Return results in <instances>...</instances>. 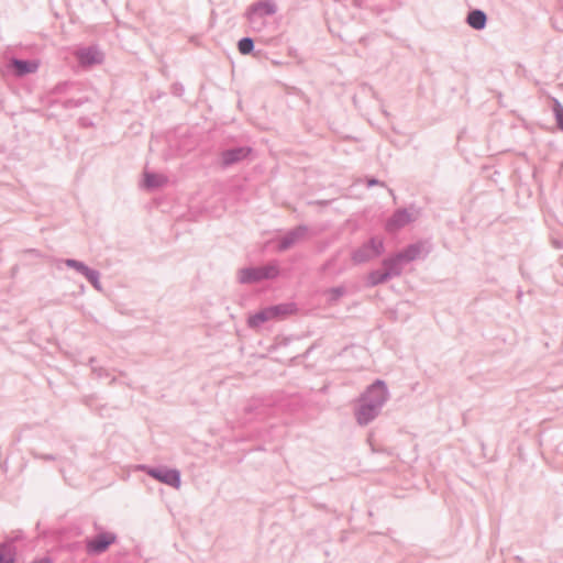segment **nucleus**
<instances>
[{"label": "nucleus", "mask_w": 563, "mask_h": 563, "mask_svg": "<svg viewBox=\"0 0 563 563\" xmlns=\"http://www.w3.org/2000/svg\"><path fill=\"white\" fill-rule=\"evenodd\" d=\"M16 556L12 541L0 543V563H14Z\"/></svg>", "instance_id": "obj_16"}, {"label": "nucleus", "mask_w": 563, "mask_h": 563, "mask_svg": "<svg viewBox=\"0 0 563 563\" xmlns=\"http://www.w3.org/2000/svg\"><path fill=\"white\" fill-rule=\"evenodd\" d=\"M31 454L33 455L34 459L43 460L46 462L57 460V456L54 454H44V453L37 452L36 450H32Z\"/></svg>", "instance_id": "obj_27"}, {"label": "nucleus", "mask_w": 563, "mask_h": 563, "mask_svg": "<svg viewBox=\"0 0 563 563\" xmlns=\"http://www.w3.org/2000/svg\"><path fill=\"white\" fill-rule=\"evenodd\" d=\"M466 23L476 31H482L487 24V14L481 9H472L466 16Z\"/></svg>", "instance_id": "obj_14"}, {"label": "nucleus", "mask_w": 563, "mask_h": 563, "mask_svg": "<svg viewBox=\"0 0 563 563\" xmlns=\"http://www.w3.org/2000/svg\"><path fill=\"white\" fill-rule=\"evenodd\" d=\"M423 242L411 243L397 253L400 255L405 263H409L420 257L423 251Z\"/></svg>", "instance_id": "obj_15"}, {"label": "nucleus", "mask_w": 563, "mask_h": 563, "mask_svg": "<svg viewBox=\"0 0 563 563\" xmlns=\"http://www.w3.org/2000/svg\"><path fill=\"white\" fill-rule=\"evenodd\" d=\"M238 48L242 55L251 54L254 51V40L249 36L242 37L238 42Z\"/></svg>", "instance_id": "obj_22"}, {"label": "nucleus", "mask_w": 563, "mask_h": 563, "mask_svg": "<svg viewBox=\"0 0 563 563\" xmlns=\"http://www.w3.org/2000/svg\"><path fill=\"white\" fill-rule=\"evenodd\" d=\"M331 262H327L324 265H323V269H327L329 266H330Z\"/></svg>", "instance_id": "obj_33"}, {"label": "nucleus", "mask_w": 563, "mask_h": 563, "mask_svg": "<svg viewBox=\"0 0 563 563\" xmlns=\"http://www.w3.org/2000/svg\"><path fill=\"white\" fill-rule=\"evenodd\" d=\"M117 541V536L112 532H101L92 539L86 540V550L90 555H99L106 552L109 547Z\"/></svg>", "instance_id": "obj_5"}, {"label": "nucleus", "mask_w": 563, "mask_h": 563, "mask_svg": "<svg viewBox=\"0 0 563 563\" xmlns=\"http://www.w3.org/2000/svg\"><path fill=\"white\" fill-rule=\"evenodd\" d=\"M271 319H280L290 316L297 311L295 302H283L267 307Z\"/></svg>", "instance_id": "obj_13"}, {"label": "nucleus", "mask_w": 563, "mask_h": 563, "mask_svg": "<svg viewBox=\"0 0 563 563\" xmlns=\"http://www.w3.org/2000/svg\"><path fill=\"white\" fill-rule=\"evenodd\" d=\"M33 563H53V560L48 556H44L33 561Z\"/></svg>", "instance_id": "obj_32"}, {"label": "nucleus", "mask_w": 563, "mask_h": 563, "mask_svg": "<svg viewBox=\"0 0 563 563\" xmlns=\"http://www.w3.org/2000/svg\"><path fill=\"white\" fill-rule=\"evenodd\" d=\"M64 263L67 267L75 269L80 275H82L84 272L89 268V266H87L84 262L74 258H67Z\"/></svg>", "instance_id": "obj_25"}, {"label": "nucleus", "mask_w": 563, "mask_h": 563, "mask_svg": "<svg viewBox=\"0 0 563 563\" xmlns=\"http://www.w3.org/2000/svg\"><path fill=\"white\" fill-rule=\"evenodd\" d=\"M384 252L383 239L373 236L352 252L351 260L354 264L360 265L380 256Z\"/></svg>", "instance_id": "obj_2"}, {"label": "nucleus", "mask_w": 563, "mask_h": 563, "mask_svg": "<svg viewBox=\"0 0 563 563\" xmlns=\"http://www.w3.org/2000/svg\"><path fill=\"white\" fill-rule=\"evenodd\" d=\"M391 279L389 274L383 268V269H374L368 273L367 276V285L371 287L384 284Z\"/></svg>", "instance_id": "obj_17"}, {"label": "nucleus", "mask_w": 563, "mask_h": 563, "mask_svg": "<svg viewBox=\"0 0 563 563\" xmlns=\"http://www.w3.org/2000/svg\"><path fill=\"white\" fill-rule=\"evenodd\" d=\"M269 320H272V319H271V316H269L267 307H265V308L261 309L260 311H257L254 314L249 317L247 325L250 328L254 329V328L261 327L263 323H265L266 321H269Z\"/></svg>", "instance_id": "obj_18"}, {"label": "nucleus", "mask_w": 563, "mask_h": 563, "mask_svg": "<svg viewBox=\"0 0 563 563\" xmlns=\"http://www.w3.org/2000/svg\"><path fill=\"white\" fill-rule=\"evenodd\" d=\"M552 110L556 120L558 128L563 131V106L555 98L553 99Z\"/></svg>", "instance_id": "obj_23"}, {"label": "nucleus", "mask_w": 563, "mask_h": 563, "mask_svg": "<svg viewBox=\"0 0 563 563\" xmlns=\"http://www.w3.org/2000/svg\"><path fill=\"white\" fill-rule=\"evenodd\" d=\"M411 214L407 209L400 208L394 211L391 217L386 221L385 229L389 233L397 232L412 221Z\"/></svg>", "instance_id": "obj_9"}, {"label": "nucleus", "mask_w": 563, "mask_h": 563, "mask_svg": "<svg viewBox=\"0 0 563 563\" xmlns=\"http://www.w3.org/2000/svg\"><path fill=\"white\" fill-rule=\"evenodd\" d=\"M277 11V5L272 0H260L253 3L247 10V19L250 22H254L256 19L271 16Z\"/></svg>", "instance_id": "obj_7"}, {"label": "nucleus", "mask_w": 563, "mask_h": 563, "mask_svg": "<svg viewBox=\"0 0 563 563\" xmlns=\"http://www.w3.org/2000/svg\"><path fill=\"white\" fill-rule=\"evenodd\" d=\"M184 92V87L180 84L173 85V93L176 96H181Z\"/></svg>", "instance_id": "obj_30"}, {"label": "nucleus", "mask_w": 563, "mask_h": 563, "mask_svg": "<svg viewBox=\"0 0 563 563\" xmlns=\"http://www.w3.org/2000/svg\"><path fill=\"white\" fill-rule=\"evenodd\" d=\"M82 276L87 278V280L92 285V287L96 290H102V285L100 283V273L97 269L89 267L86 272H84Z\"/></svg>", "instance_id": "obj_21"}, {"label": "nucleus", "mask_w": 563, "mask_h": 563, "mask_svg": "<svg viewBox=\"0 0 563 563\" xmlns=\"http://www.w3.org/2000/svg\"><path fill=\"white\" fill-rule=\"evenodd\" d=\"M141 470L154 479L166 484L173 488H179L181 484L180 472L176 468L153 467L142 465Z\"/></svg>", "instance_id": "obj_4"}, {"label": "nucleus", "mask_w": 563, "mask_h": 563, "mask_svg": "<svg viewBox=\"0 0 563 563\" xmlns=\"http://www.w3.org/2000/svg\"><path fill=\"white\" fill-rule=\"evenodd\" d=\"M245 415H254L256 417L263 416L265 413V407L261 399L253 398L251 399L246 406L244 407Z\"/></svg>", "instance_id": "obj_19"}, {"label": "nucleus", "mask_w": 563, "mask_h": 563, "mask_svg": "<svg viewBox=\"0 0 563 563\" xmlns=\"http://www.w3.org/2000/svg\"><path fill=\"white\" fill-rule=\"evenodd\" d=\"M346 294V288L344 286L332 287L328 290V300L331 303L336 302L341 297Z\"/></svg>", "instance_id": "obj_24"}, {"label": "nucleus", "mask_w": 563, "mask_h": 563, "mask_svg": "<svg viewBox=\"0 0 563 563\" xmlns=\"http://www.w3.org/2000/svg\"><path fill=\"white\" fill-rule=\"evenodd\" d=\"M73 86V84L68 82V81H64V82H59L57 84L55 87H54V92L55 93H64L67 91V89Z\"/></svg>", "instance_id": "obj_28"}, {"label": "nucleus", "mask_w": 563, "mask_h": 563, "mask_svg": "<svg viewBox=\"0 0 563 563\" xmlns=\"http://www.w3.org/2000/svg\"><path fill=\"white\" fill-rule=\"evenodd\" d=\"M88 101L87 98H78V99H66L64 101H62V107L64 109H73V108H78L80 106H82L84 103H86Z\"/></svg>", "instance_id": "obj_26"}, {"label": "nucleus", "mask_w": 563, "mask_h": 563, "mask_svg": "<svg viewBox=\"0 0 563 563\" xmlns=\"http://www.w3.org/2000/svg\"><path fill=\"white\" fill-rule=\"evenodd\" d=\"M405 262L398 253L393 256L386 257L382 262L383 268L389 274L391 278L401 275Z\"/></svg>", "instance_id": "obj_12"}, {"label": "nucleus", "mask_w": 563, "mask_h": 563, "mask_svg": "<svg viewBox=\"0 0 563 563\" xmlns=\"http://www.w3.org/2000/svg\"><path fill=\"white\" fill-rule=\"evenodd\" d=\"M279 275V269L275 265H265L261 267H245L239 273L241 284H254L264 279H273Z\"/></svg>", "instance_id": "obj_3"}, {"label": "nucleus", "mask_w": 563, "mask_h": 563, "mask_svg": "<svg viewBox=\"0 0 563 563\" xmlns=\"http://www.w3.org/2000/svg\"><path fill=\"white\" fill-rule=\"evenodd\" d=\"M75 56L84 67L102 64L104 59V54L98 45L80 47L76 51Z\"/></svg>", "instance_id": "obj_6"}, {"label": "nucleus", "mask_w": 563, "mask_h": 563, "mask_svg": "<svg viewBox=\"0 0 563 563\" xmlns=\"http://www.w3.org/2000/svg\"><path fill=\"white\" fill-rule=\"evenodd\" d=\"M376 185L384 186L385 184L383 181L374 178V177L367 179V187H373V186H376Z\"/></svg>", "instance_id": "obj_31"}, {"label": "nucleus", "mask_w": 563, "mask_h": 563, "mask_svg": "<svg viewBox=\"0 0 563 563\" xmlns=\"http://www.w3.org/2000/svg\"><path fill=\"white\" fill-rule=\"evenodd\" d=\"M252 153L250 146H238L223 151L221 153V166L228 168L236 163L242 162Z\"/></svg>", "instance_id": "obj_8"}, {"label": "nucleus", "mask_w": 563, "mask_h": 563, "mask_svg": "<svg viewBox=\"0 0 563 563\" xmlns=\"http://www.w3.org/2000/svg\"><path fill=\"white\" fill-rule=\"evenodd\" d=\"M95 361H96V358L91 357L89 362H90V364H92Z\"/></svg>", "instance_id": "obj_34"}, {"label": "nucleus", "mask_w": 563, "mask_h": 563, "mask_svg": "<svg viewBox=\"0 0 563 563\" xmlns=\"http://www.w3.org/2000/svg\"><path fill=\"white\" fill-rule=\"evenodd\" d=\"M92 372L97 375L98 378L108 376L107 371L102 367L92 366Z\"/></svg>", "instance_id": "obj_29"}, {"label": "nucleus", "mask_w": 563, "mask_h": 563, "mask_svg": "<svg viewBox=\"0 0 563 563\" xmlns=\"http://www.w3.org/2000/svg\"><path fill=\"white\" fill-rule=\"evenodd\" d=\"M9 69L12 70L16 76H24L36 71L37 64L29 59L11 58L8 65Z\"/></svg>", "instance_id": "obj_11"}, {"label": "nucleus", "mask_w": 563, "mask_h": 563, "mask_svg": "<svg viewBox=\"0 0 563 563\" xmlns=\"http://www.w3.org/2000/svg\"><path fill=\"white\" fill-rule=\"evenodd\" d=\"M389 399L387 385L382 379H376L358 397L354 410L356 422L360 426L369 424L379 416L383 407Z\"/></svg>", "instance_id": "obj_1"}, {"label": "nucleus", "mask_w": 563, "mask_h": 563, "mask_svg": "<svg viewBox=\"0 0 563 563\" xmlns=\"http://www.w3.org/2000/svg\"><path fill=\"white\" fill-rule=\"evenodd\" d=\"M167 181L166 177L155 173H145L144 185L147 189L162 187Z\"/></svg>", "instance_id": "obj_20"}, {"label": "nucleus", "mask_w": 563, "mask_h": 563, "mask_svg": "<svg viewBox=\"0 0 563 563\" xmlns=\"http://www.w3.org/2000/svg\"><path fill=\"white\" fill-rule=\"evenodd\" d=\"M308 228L306 225H298L291 230H289L284 236H282L278 241L277 250L279 252H285L290 249L294 244H296L300 239L305 236Z\"/></svg>", "instance_id": "obj_10"}]
</instances>
